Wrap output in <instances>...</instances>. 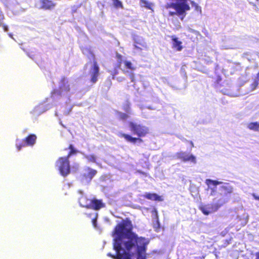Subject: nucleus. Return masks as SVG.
<instances>
[{
	"label": "nucleus",
	"instance_id": "1",
	"mask_svg": "<svg viewBox=\"0 0 259 259\" xmlns=\"http://www.w3.org/2000/svg\"><path fill=\"white\" fill-rule=\"evenodd\" d=\"M132 224L128 220L122 221L116 227L114 234L113 247L116 255L110 253L108 256L114 259H146V246L149 244L148 238L138 237L132 232Z\"/></svg>",
	"mask_w": 259,
	"mask_h": 259
},
{
	"label": "nucleus",
	"instance_id": "2",
	"mask_svg": "<svg viewBox=\"0 0 259 259\" xmlns=\"http://www.w3.org/2000/svg\"><path fill=\"white\" fill-rule=\"evenodd\" d=\"M221 192L218 194L213 202L219 209L221 206L229 201L231 194L233 192L232 187L228 184H224L221 186Z\"/></svg>",
	"mask_w": 259,
	"mask_h": 259
},
{
	"label": "nucleus",
	"instance_id": "3",
	"mask_svg": "<svg viewBox=\"0 0 259 259\" xmlns=\"http://www.w3.org/2000/svg\"><path fill=\"white\" fill-rule=\"evenodd\" d=\"M88 57L90 60V62L88 63L85 67H90V73L91 75V81L94 84L98 80V77L99 76V67L97 62L95 61V57L94 54L89 51Z\"/></svg>",
	"mask_w": 259,
	"mask_h": 259
},
{
	"label": "nucleus",
	"instance_id": "4",
	"mask_svg": "<svg viewBox=\"0 0 259 259\" xmlns=\"http://www.w3.org/2000/svg\"><path fill=\"white\" fill-rule=\"evenodd\" d=\"M86 207H92L94 208L93 213L90 214V217L92 219V222L94 227L98 229L96 223V220L98 217V213L95 210H98L101 208L104 207V204L101 200L94 199V200H88V203L84 206Z\"/></svg>",
	"mask_w": 259,
	"mask_h": 259
},
{
	"label": "nucleus",
	"instance_id": "5",
	"mask_svg": "<svg viewBox=\"0 0 259 259\" xmlns=\"http://www.w3.org/2000/svg\"><path fill=\"white\" fill-rule=\"evenodd\" d=\"M56 166L63 177H66L70 173L69 161L67 157H59L56 162Z\"/></svg>",
	"mask_w": 259,
	"mask_h": 259
},
{
	"label": "nucleus",
	"instance_id": "6",
	"mask_svg": "<svg viewBox=\"0 0 259 259\" xmlns=\"http://www.w3.org/2000/svg\"><path fill=\"white\" fill-rule=\"evenodd\" d=\"M186 1L187 0H178L176 3L167 4L166 8H172L177 11L178 14L185 15V12L190 9Z\"/></svg>",
	"mask_w": 259,
	"mask_h": 259
},
{
	"label": "nucleus",
	"instance_id": "7",
	"mask_svg": "<svg viewBox=\"0 0 259 259\" xmlns=\"http://www.w3.org/2000/svg\"><path fill=\"white\" fill-rule=\"evenodd\" d=\"M131 130L139 137L144 136L148 132L147 127L133 122L130 123Z\"/></svg>",
	"mask_w": 259,
	"mask_h": 259
},
{
	"label": "nucleus",
	"instance_id": "8",
	"mask_svg": "<svg viewBox=\"0 0 259 259\" xmlns=\"http://www.w3.org/2000/svg\"><path fill=\"white\" fill-rule=\"evenodd\" d=\"M178 158L184 162H189L195 164L196 163V157L191 154L186 152H180L177 154Z\"/></svg>",
	"mask_w": 259,
	"mask_h": 259
},
{
	"label": "nucleus",
	"instance_id": "9",
	"mask_svg": "<svg viewBox=\"0 0 259 259\" xmlns=\"http://www.w3.org/2000/svg\"><path fill=\"white\" fill-rule=\"evenodd\" d=\"M40 4L39 9L44 10H52L55 8L56 3L53 0H39Z\"/></svg>",
	"mask_w": 259,
	"mask_h": 259
},
{
	"label": "nucleus",
	"instance_id": "10",
	"mask_svg": "<svg viewBox=\"0 0 259 259\" xmlns=\"http://www.w3.org/2000/svg\"><path fill=\"white\" fill-rule=\"evenodd\" d=\"M200 210L205 215H208L209 213L216 211L218 208L213 201V204H209L200 207Z\"/></svg>",
	"mask_w": 259,
	"mask_h": 259
},
{
	"label": "nucleus",
	"instance_id": "11",
	"mask_svg": "<svg viewBox=\"0 0 259 259\" xmlns=\"http://www.w3.org/2000/svg\"><path fill=\"white\" fill-rule=\"evenodd\" d=\"M125 67L126 69H129L130 71H125L124 70H123V72L125 74H128L132 82H133L134 81V74L133 73V71H134L136 67L132 64L131 62L127 61H123Z\"/></svg>",
	"mask_w": 259,
	"mask_h": 259
},
{
	"label": "nucleus",
	"instance_id": "12",
	"mask_svg": "<svg viewBox=\"0 0 259 259\" xmlns=\"http://www.w3.org/2000/svg\"><path fill=\"white\" fill-rule=\"evenodd\" d=\"M96 170L91 168H87L84 169L83 176L85 177V183H88L90 182L92 178L96 175Z\"/></svg>",
	"mask_w": 259,
	"mask_h": 259
},
{
	"label": "nucleus",
	"instance_id": "13",
	"mask_svg": "<svg viewBox=\"0 0 259 259\" xmlns=\"http://www.w3.org/2000/svg\"><path fill=\"white\" fill-rule=\"evenodd\" d=\"M172 48L177 51H181L183 49L182 42L176 36H171Z\"/></svg>",
	"mask_w": 259,
	"mask_h": 259
},
{
	"label": "nucleus",
	"instance_id": "14",
	"mask_svg": "<svg viewBox=\"0 0 259 259\" xmlns=\"http://www.w3.org/2000/svg\"><path fill=\"white\" fill-rule=\"evenodd\" d=\"M205 183L208 186V189L211 190V195H212L213 193L215 191L216 186L218 185L221 184L222 183L221 182H219V181H214V180H209V179H207L205 181Z\"/></svg>",
	"mask_w": 259,
	"mask_h": 259
},
{
	"label": "nucleus",
	"instance_id": "15",
	"mask_svg": "<svg viewBox=\"0 0 259 259\" xmlns=\"http://www.w3.org/2000/svg\"><path fill=\"white\" fill-rule=\"evenodd\" d=\"M37 137L35 134H30L23 139L27 146H32L36 142Z\"/></svg>",
	"mask_w": 259,
	"mask_h": 259
},
{
	"label": "nucleus",
	"instance_id": "16",
	"mask_svg": "<svg viewBox=\"0 0 259 259\" xmlns=\"http://www.w3.org/2000/svg\"><path fill=\"white\" fill-rule=\"evenodd\" d=\"M61 84L60 85L59 89L63 93L68 92L70 91L69 85L68 82L66 81L64 78L61 80Z\"/></svg>",
	"mask_w": 259,
	"mask_h": 259
},
{
	"label": "nucleus",
	"instance_id": "17",
	"mask_svg": "<svg viewBox=\"0 0 259 259\" xmlns=\"http://www.w3.org/2000/svg\"><path fill=\"white\" fill-rule=\"evenodd\" d=\"M144 197L148 199L152 200H157L159 201H161L163 200V198L161 196H158L154 193H146L144 195Z\"/></svg>",
	"mask_w": 259,
	"mask_h": 259
},
{
	"label": "nucleus",
	"instance_id": "18",
	"mask_svg": "<svg viewBox=\"0 0 259 259\" xmlns=\"http://www.w3.org/2000/svg\"><path fill=\"white\" fill-rule=\"evenodd\" d=\"M135 47L137 49H141V47H145V42L143 39L138 37H135Z\"/></svg>",
	"mask_w": 259,
	"mask_h": 259
},
{
	"label": "nucleus",
	"instance_id": "19",
	"mask_svg": "<svg viewBox=\"0 0 259 259\" xmlns=\"http://www.w3.org/2000/svg\"><path fill=\"white\" fill-rule=\"evenodd\" d=\"M120 136L123 137L127 141L132 143H135L137 141H141V140L139 138H133L125 134H120Z\"/></svg>",
	"mask_w": 259,
	"mask_h": 259
},
{
	"label": "nucleus",
	"instance_id": "20",
	"mask_svg": "<svg viewBox=\"0 0 259 259\" xmlns=\"http://www.w3.org/2000/svg\"><path fill=\"white\" fill-rule=\"evenodd\" d=\"M64 93L59 88L54 89L51 92V98L54 99H57L59 97H61Z\"/></svg>",
	"mask_w": 259,
	"mask_h": 259
},
{
	"label": "nucleus",
	"instance_id": "21",
	"mask_svg": "<svg viewBox=\"0 0 259 259\" xmlns=\"http://www.w3.org/2000/svg\"><path fill=\"white\" fill-rule=\"evenodd\" d=\"M247 127L250 130L257 131L259 129V122H255L249 123L247 124Z\"/></svg>",
	"mask_w": 259,
	"mask_h": 259
},
{
	"label": "nucleus",
	"instance_id": "22",
	"mask_svg": "<svg viewBox=\"0 0 259 259\" xmlns=\"http://www.w3.org/2000/svg\"><path fill=\"white\" fill-rule=\"evenodd\" d=\"M26 144L25 142H24L23 140L22 141H20L18 140H17V143L16 144V147L18 151L21 150L22 147L26 146Z\"/></svg>",
	"mask_w": 259,
	"mask_h": 259
},
{
	"label": "nucleus",
	"instance_id": "23",
	"mask_svg": "<svg viewBox=\"0 0 259 259\" xmlns=\"http://www.w3.org/2000/svg\"><path fill=\"white\" fill-rule=\"evenodd\" d=\"M68 148L70 150V152H69V153L68 154V155L66 156L68 158L72 155L76 154L77 153V151L75 149V148L73 147V146L72 144H70Z\"/></svg>",
	"mask_w": 259,
	"mask_h": 259
},
{
	"label": "nucleus",
	"instance_id": "24",
	"mask_svg": "<svg viewBox=\"0 0 259 259\" xmlns=\"http://www.w3.org/2000/svg\"><path fill=\"white\" fill-rule=\"evenodd\" d=\"M117 64L116 67L120 68L123 61L122 56L118 53L116 54Z\"/></svg>",
	"mask_w": 259,
	"mask_h": 259
},
{
	"label": "nucleus",
	"instance_id": "25",
	"mask_svg": "<svg viewBox=\"0 0 259 259\" xmlns=\"http://www.w3.org/2000/svg\"><path fill=\"white\" fill-rule=\"evenodd\" d=\"M113 5L116 8H122V3L119 0H112Z\"/></svg>",
	"mask_w": 259,
	"mask_h": 259
},
{
	"label": "nucleus",
	"instance_id": "26",
	"mask_svg": "<svg viewBox=\"0 0 259 259\" xmlns=\"http://www.w3.org/2000/svg\"><path fill=\"white\" fill-rule=\"evenodd\" d=\"M117 116L119 118H120L121 119H123V120L126 119L128 117V115L127 114H124V113H121V112H118L117 113Z\"/></svg>",
	"mask_w": 259,
	"mask_h": 259
},
{
	"label": "nucleus",
	"instance_id": "27",
	"mask_svg": "<svg viewBox=\"0 0 259 259\" xmlns=\"http://www.w3.org/2000/svg\"><path fill=\"white\" fill-rule=\"evenodd\" d=\"M3 19V16L2 14L0 15V26H2L4 30L5 31H7L8 30V26L5 24H3L1 21Z\"/></svg>",
	"mask_w": 259,
	"mask_h": 259
},
{
	"label": "nucleus",
	"instance_id": "28",
	"mask_svg": "<svg viewBox=\"0 0 259 259\" xmlns=\"http://www.w3.org/2000/svg\"><path fill=\"white\" fill-rule=\"evenodd\" d=\"M142 5L143 6L146 7L148 8L149 9H152V5L151 4L148 3L147 2L142 1Z\"/></svg>",
	"mask_w": 259,
	"mask_h": 259
},
{
	"label": "nucleus",
	"instance_id": "29",
	"mask_svg": "<svg viewBox=\"0 0 259 259\" xmlns=\"http://www.w3.org/2000/svg\"><path fill=\"white\" fill-rule=\"evenodd\" d=\"M191 4L193 6H195V10L197 11H198L200 13H201L202 12V11H201V8L200 6H199L197 4H196L195 3H194V2H191Z\"/></svg>",
	"mask_w": 259,
	"mask_h": 259
},
{
	"label": "nucleus",
	"instance_id": "30",
	"mask_svg": "<svg viewBox=\"0 0 259 259\" xmlns=\"http://www.w3.org/2000/svg\"><path fill=\"white\" fill-rule=\"evenodd\" d=\"M87 159L91 162H96V157L94 155H89L86 156Z\"/></svg>",
	"mask_w": 259,
	"mask_h": 259
},
{
	"label": "nucleus",
	"instance_id": "31",
	"mask_svg": "<svg viewBox=\"0 0 259 259\" xmlns=\"http://www.w3.org/2000/svg\"><path fill=\"white\" fill-rule=\"evenodd\" d=\"M176 12H169V15L171 16L175 15H179V16H182V17L181 18L182 20L183 19L184 17L186 15V12L185 13V15H179L177 13V11L175 10Z\"/></svg>",
	"mask_w": 259,
	"mask_h": 259
},
{
	"label": "nucleus",
	"instance_id": "32",
	"mask_svg": "<svg viewBox=\"0 0 259 259\" xmlns=\"http://www.w3.org/2000/svg\"><path fill=\"white\" fill-rule=\"evenodd\" d=\"M111 74L112 75V78H114L115 76L117 74V70L116 68H115L113 72H111Z\"/></svg>",
	"mask_w": 259,
	"mask_h": 259
},
{
	"label": "nucleus",
	"instance_id": "33",
	"mask_svg": "<svg viewBox=\"0 0 259 259\" xmlns=\"http://www.w3.org/2000/svg\"><path fill=\"white\" fill-rule=\"evenodd\" d=\"M124 108L125 111H126L127 112H128V109H129V105H128V104L127 103V104L126 105V106Z\"/></svg>",
	"mask_w": 259,
	"mask_h": 259
},
{
	"label": "nucleus",
	"instance_id": "34",
	"mask_svg": "<svg viewBox=\"0 0 259 259\" xmlns=\"http://www.w3.org/2000/svg\"><path fill=\"white\" fill-rule=\"evenodd\" d=\"M123 79H124V78L123 77H119L117 78V80L118 81H122Z\"/></svg>",
	"mask_w": 259,
	"mask_h": 259
},
{
	"label": "nucleus",
	"instance_id": "35",
	"mask_svg": "<svg viewBox=\"0 0 259 259\" xmlns=\"http://www.w3.org/2000/svg\"><path fill=\"white\" fill-rule=\"evenodd\" d=\"M255 259H259V252H257L255 253Z\"/></svg>",
	"mask_w": 259,
	"mask_h": 259
},
{
	"label": "nucleus",
	"instance_id": "36",
	"mask_svg": "<svg viewBox=\"0 0 259 259\" xmlns=\"http://www.w3.org/2000/svg\"><path fill=\"white\" fill-rule=\"evenodd\" d=\"M257 84H258V83L257 82V81H255L254 82V83H253V85L254 86V88H255V87H256V86H257Z\"/></svg>",
	"mask_w": 259,
	"mask_h": 259
},
{
	"label": "nucleus",
	"instance_id": "37",
	"mask_svg": "<svg viewBox=\"0 0 259 259\" xmlns=\"http://www.w3.org/2000/svg\"><path fill=\"white\" fill-rule=\"evenodd\" d=\"M254 198L256 200H259V197L258 196H255L254 195Z\"/></svg>",
	"mask_w": 259,
	"mask_h": 259
},
{
	"label": "nucleus",
	"instance_id": "38",
	"mask_svg": "<svg viewBox=\"0 0 259 259\" xmlns=\"http://www.w3.org/2000/svg\"><path fill=\"white\" fill-rule=\"evenodd\" d=\"M157 228H158L159 226V223L158 220L157 221Z\"/></svg>",
	"mask_w": 259,
	"mask_h": 259
},
{
	"label": "nucleus",
	"instance_id": "39",
	"mask_svg": "<svg viewBox=\"0 0 259 259\" xmlns=\"http://www.w3.org/2000/svg\"><path fill=\"white\" fill-rule=\"evenodd\" d=\"M190 31H194V32H195V31H194V30H192V29H190Z\"/></svg>",
	"mask_w": 259,
	"mask_h": 259
},
{
	"label": "nucleus",
	"instance_id": "40",
	"mask_svg": "<svg viewBox=\"0 0 259 259\" xmlns=\"http://www.w3.org/2000/svg\"><path fill=\"white\" fill-rule=\"evenodd\" d=\"M191 144L192 146H193V143L192 142H191Z\"/></svg>",
	"mask_w": 259,
	"mask_h": 259
}]
</instances>
